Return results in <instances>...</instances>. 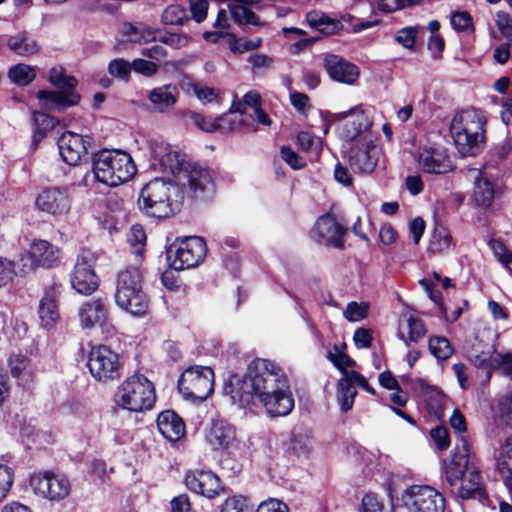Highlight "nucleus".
Returning a JSON list of instances; mask_svg holds the SVG:
<instances>
[{
	"label": "nucleus",
	"instance_id": "nucleus-1",
	"mask_svg": "<svg viewBox=\"0 0 512 512\" xmlns=\"http://www.w3.org/2000/svg\"><path fill=\"white\" fill-rule=\"evenodd\" d=\"M486 116L481 109L474 107L455 114L450 131L458 151L463 155H475L484 143Z\"/></svg>",
	"mask_w": 512,
	"mask_h": 512
},
{
	"label": "nucleus",
	"instance_id": "nucleus-2",
	"mask_svg": "<svg viewBox=\"0 0 512 512\" xmlns=\"http://www.w3.org/2000/svg\"><path fill=\"white\" fill-rule=\"evenodd\" d=\"M136 172L132 157L125 151L103 149L93 157V173L99 182L107 186L126 183Z\"/></svg>",
	"mask_w": 512,
	"mask_h": 512
},
{
	"label": "nucleus",
	"instance_id": "nucleus-3",
	"mask_svg": "<svg viewBox=\"0 0 512 512\" xmlns=\"http://www.w3.org/2000/svg\"><path fill=\"white\" fill-rule=\"evenodd\" d=\"M114 299L121 310L133 316L146 314L149 299L143 290V274L139 267H128L119 272Z\"/></svg>",
	"mask_w": 512,
	"mask_h": 512
},
{
	"label": "nucleus",
	"instance_id": "nucleus-4",
	"mask_svg": "<svg viewBox=\"0 0 512 512\" xmlns=\"http://www.w3.org/2000/svg\"><path fill=\"white\" fill-rule=\"evenodd\" d=\"M115 403L130 412L150 410L156 401L154 384L142 374L127 377L114 395Z\"/></svg>",
	"mask_w": 512,
	"mask_h": 512
},
{
	"label": "nucleus",
	"instance_id": "nucleus-5",
	"mask_svg": "<svg viewBox=\"0 0 512 512\" xmlns=\"http://www.w3.org/2000/svg\"><path fill=\"white\" fill-rule=\"evenodd\" d=\"M49 81L59 91L40 90L37 97L41 108L62 110L78 104L80 96L74 90L77 80L73 76L66 75L62 67H54L50 70Z\"/></svg>",
	"mask_w": 512,
	"mask_h": 512
},
{
	"label": "nucleus",
	"instance_id": "nucleus-6",
	"mask_svg": "<svg viewBox=\"0 0 512 512\" xmlns=\"http://www.w3.org/2000/svg\"><path fill=\"white\" fill-rule=\"evenodd\" d=\"M174 189L170 181L163 178H154L141 190L138 205L147 215L155 218H166L173 211L171 190Z\"/></svg>",
	"mask_w": 512,
	"mask_h": 512
},
{
	"label": "nucleus",
	"instance_id": "nucleus-7",
	"mask_svg": "<svg viewBox=\"0 0 512 512\" xmlns=\"http://www.w3.org/2000/svg\"><path fill=\"white\" fill-rule=\"evenodd\" d=\"M179 392L184 398L202 402L214 391V372L209 366H191L178 381Z\"/></svg>",
	"mask_w": 512,
	"mask_h": 512
},
{
	"label": "nucleus",
	"instance_id": "nucleus-8",
	"mask_svg": "<svg viewBox=\"0 0 512 512\" xmlns=\"http://www.w3.org/2000/svg\"><path fill=\"white\" fill-rule=\"evenodd\" d=\"M256 0H231L228 3L229 12L220 9L217 14L214 27L216 31H207L203 34V38L207 42L216 43L221 37L230 35L226 30L229 27L230 15L238 24H256L253 13V6Z\"/></svg>",
	"mask_w": 512,
	"mask_h": 512
},
{
	"label": "nucleus",
	"instance_id": "nucleus-9",
	"mask_svg": "<svg viewBox=\"0 0 512 512\" xmlns=\"http://www.w3.org/2000/svg\"><path fill=\"white\" fill-rule=\"evenodd\" d=\"M87 366L91 376L98 382L114 381L122 373V361L119 354L106 345H97L91 348Z\"/></svg>",
	"mask_w": 512,
	"mask_h": 512
},
{
	"label": "nucleus",
	"instance_id": "nucleus-10",
	"mask_svg": "<svg viewBox=\"0 0 512 512\" xmlns=\"http://www.w3.org/2000/svg\"><path fill=\"white\" fill-rule=\"evenodd\" d=\"M207 246L203 238L189 236L177 239L167 251L168 259L175 270L190 269L198 266L205 258Z\"/></svg>",
	"mask_w": 512,
	"mask_h": 512
},
{
	"label": "nucleus",
	"instance_id": "nucleus-11",
	"mask_svg": "<svg viewBox=\"0 0 512 512\" xmlns=\"http://www.w3.org/2000/svg\"><path fill=\"white\" fill-rule=\"evenodd\" d=\"M401 502L408 512H445V497L428 485H412L404 490Z\"/></svg>",
	"mask_w": 512,
	"mask_h": 512
},
{
	"label": "nucleus",
	"instance_id": "nucleus-12",
	"mask_svg": "<svg viewBox=\"0 0 512 512\" xmlns=\"http://www.w3.org/2000/svg\"><path fill=\"white\" fill-rule=\"evenodd\" d=\"M96 256L87 249H82L77 255L71 273L70 282L79 294L91 295L99 287V277L95 273Z\"/></svg>",
	"mask_w": 512,
	"mask_h": 512
},
{
	"label": "nucleus",
	"instance_id": "nucleus-13",
	"mask_svg": "<svg viewBox=\"0 0 512 512\" xmlns=\"http://www.w3.org/2000/svg\"><path fill=\"white\" fill-rule=\"evenodd\" d=\"M378 138L373 134H367L356 141L348 152V160L351 168L358 173H371L374 171L381 148Z\"/></svg>",
	"mask_w": 512,
	"mask_h": 512
},
{
	"label": "nucleus",
	"instance_id": "nucleus-14",
	"mask_svg": "<svg viewBox=\"0 0 512 512\" xmlns=\"http://www.w3.org/2000/svg\"><path fill=\"white\" fill-rule=\"evenodd\" d=\"M224 391L239 408L253 412L256 397V368L249 365L245 374L231 376Z\"/></svg>",
	"mask_w": 512,
	"mask_h": 512
},
{
	"label": "nucleus",
	"instance_id": "nucleus-15",
	"mask_svg": "<svg viewBox=\"0 0 512 512\" xmlns=\"http://www.w3.org/2000/svg\"><path fill=\"white\" fill-rule=\"evenodd\" d=\"M30 485L35 493L51 501L66 498L71 489L70 481L65 475L50 471L34 474L30 479Z\"/></svg>",
	"mask_w": 512,
	"mask_h": 512
},
{
	"label": "nucleus",
	"instance_id": "nucleus-16",
	"mask_svg": "<svg viewBox=\"0 0 512 512\" xmlns=\"http://www.w3.org/2000/svg\"><path fill=\"white\" fill-rule=\"evenodd\" d=\"M35 206L37 210L55 219H61L69 214L72 198L67 188L50 187L38 194Z\"/></svg>",
	"mask_w": 512,
	"mask_h": 512
},
{
	"label": "nucleus",
	"instance_id": "nucleus-17",
	"mask_svg": "<svg viewBox=\"0 0 512 512\" xmlns=\"http://www.w3.org/2000/svg\"><path fill=\"white\" fill-rule=\"evenodd\" d=\"M77 317L79 325L83 330L106 327L109 323V306L107 301L100 297H93L83 301L78 306Z\"/></svg>",
	"mask_w": 512,
	"mask_h": 512
},
{
	"label": "nucleus",
	"instance_id": "nucleus-18",
	"mask_svg": "<svg viewBox=\"0 0 512 512\" xmlns=\"http://www.w3.org/2000/svg\"><path fill=\"white\" fill-rule=\"evenodd\" d=\"M470 446L468 441L460 436L450 458L445 462V479L451 487L459 484L460 479L470 468Z\"/></svg>",
	"mask_w": 512,
	"mask_h": 512
},
{
	"label": "nucleus",
	"instance_id": "nucleus-19",
	"mask_svg": "<svg viewBox=\"0 0 512 512\" xmlns=\"http://www.w3.org/2000/svg\"><path fill=\"white\" fill-rule=\"evenodd\" d=\"M346 229L337 222L331 214H325L318 218L310 235L317 243L325 246L342 248Z\"/></svg>",
	"mask_w": 512,
	"mask_h": 512
},
{
	"label": "nucleus",
	"instance_id": "nucleus-20",
	"mask_svg": "<svg viewBox=\"0 0 512 512\" xmlns=\"http://www.w3.org/2000/svg\"><path fill=\"white\" fill-rule=\"evenodd\" d=\"M92 138L71 131H66L58 139V149L62 160L70 166L80 164L88 154Z\"/></svg>",
	"mask_w": 512,
	"mask_h": 512
},
{
	"label": "nucleus",
	"instance_id": "nucleus-21",
	"mask_svg": "<svg viewBox=\"0 0 512 512\" xmlns=\"http://www.w3.org/2000/svg\"><path fill=\"white\" fill-rule=\"evenodd\" d=\"M338 120H344L341 127V136L347 141H354L358 137L371 134L369 132L372 121L361 106L336 114Z\"/></svg>",
	"mask_w": 512,
	"mask_h": 512
},
{
	"label": "nucleus",
	"instance_id": "nucleus-22",
	"mask_svg": "<svg viewBox=\"0 0 512 512\" xmlns=\"http://www.w3.org/2000/svg\"><path fill=\"white\" fill-rule=\"evenodd\" d=\"M288 380L283 370L267 359L258 358V396L277 392L288 387Z\"/></svg>",
	"mask_w": 512,
	"mask_h": 512
},
{
	"label": "nucleus",
	"instance_id": "nucleus-23",
	"mask_svg": "<svg viewBox=\"0 0 512 512\" xmlns=\"http://www.w3.org/2000/svg\"><path fill=\"white\" fill-rule=\"evenodd\" d=\"M249 110L256 114V92L254 91L247 92L242 101H233L227 112L232 131L243 129L253 123V115Z\"/></svg>",
	"mask_w": 512,
	"mask_h": 512
},
{
	"label": "nucleus",
	"instance_id": "nucleus-24",
	"mask_svg": "<svg viewBox=\"0 0 512 512\" xmlns=\"http://www.w3.org/2000/svg\"><path fill=\"white\" fill-rule=\"evenodd\" d=\"M30 268H51L60 261V250L47 240L35 239L28 250Z\"/></svg>",
	"mask_w": 512,
	"mask_h": 512
},
{
	"label": "nucleus",
	"instance_id": "nucleus-25",
	"mask_svg": "<svg viewBox=\"0 0 512 512\" xmlns=\"http://www.w3.org/2000/svg\"><path fill=\"white\" fill-rule=\"evenodd\" d=\"M420 168L429 174H445L452 170V162L446 151L441 148L427 147L417 156Z\"/></svg>",
	"mask_w": 512,
	"mask_h": 512
},
{
	"label": "nucleus",
	"instance_id": "nucleus-26",
	"mask_svg": "<svg viewBox=\"0 0 512 512\" xmlns=\"http://www.w3.org/2000/svg\"><path fill=\"white\" fill-rule=\"evenodd\" d=\"M185 484L189 490L207 498H214L221 489L218 476L211 471L204 470L188 472L185 477Z\"/></svg>",
	"mask_w": 512,
	"mask_h": 512
},
{
	"label": "nucleus",
	"instance_id": "nucleus-27",
	"mask_svg": "<svg viewBox=\"0 0 512 512\" xmlns=\"http://www.w3.org/2000/svg\"><path fill=\"white\" fill-rule=\"evenodd\" d=\"M324 67L328 75L340 83L353 85L359 77L356 65L335 54L327 55L324 58Z\"/></svg>",
	"mask_w": 512,
	"mask_h": 512
},
{
	"label": "nucleus",
	"instance_id": "nucleus-28",
	"mask_svg": "<svg viewBox=\"0 0 512 512\" xmlns=\"http://www.w3.org/2000/svg\"><path fill=\"white\" fill-rule=\"evenodd\" d=\"M181 179L186 180L193 197L201 198L204 193L213 189L211 173L198 164H187L183 170Z\"/></svg>",
	"mask_w": 512,
	"mask_h": 512
},
{
	"label": "nucleus",
	"instance_id": "nucleus-29",
	"mask_svg": "<svg viewBox=\"0 0 512 512\" xmlns=\"http://www.w3.org/2000/svg\"><path fill=\"white\" fill-rule=\"evenodd\" d=\"M260 401L266 413L272 418L287 416L294 408V398L289 386L277 392L262 395Z\"/></svg>",
	"mask_w": 512,
	"mask_h": 512
},
{
	"label": "nucleus",
	"instance_id": "nucleus-30",
	"mask_svg": "<svg viewBox=\"0 0 512 512\" xmlns=\"http://www.w3.org/2000/svg\"><path fill=\"white\" fill-rule=\"evenodd\" d=\"M455 487L458 496L462 499L473 498L482 501L487 497L480 470L473 463Z\"/></svg>",
	"mask_w": 512,
	"mask_h": 512
},
{
	"label": "nucleus",
	"instance_id": "nucleus-31",
	"mask_svg": "<svg viewBox=\"0 0 512 512\" xmlns=\"http://www.w3.org/2000/svg\"><path fill=\"white\" fill-rule=\"evenodd\" d=\"M206 441L215 450L226 449L235 439L233 427L222 419H213L206 431Z\"/></svg>",
	"mask_w": 512,
	"mask_h": 512
},
{
	"label": "nucleus",
	"instance_id": "nucleus-32",
	"mask_svg": "<svg viewBox=\"0 0 512 512\" xmlns=\"http://www.w3.org/2000/svg\"><path fill=\"white\" fill-rule=\"evenodd\" d=\"M159 432L170 442H176L185 435V424L172 410L161 412L157 418Z\"/></svg>",
	"mask_w": 512,
	"mask_h": 512
},
{
	"label": "nucleus",
	"instance_id": "nucleus-33",
	"mask_svg": "<svg viewBox=\"0 0 512 512\" xmlns=\"http://www.w3.org/2000/svg\"><path fill=\"white\" fill-rule=\"evenodd\" d=\"M178 95V88L175 85L165 84L152 89L148 99L155 112L166 113L174 108Z\"/></svg>",
	"mask_w": 512,
	"mask_h": 512
},
{
	"label": "nucleus",
	"instance_id": "nucleus-34",
	"mask_svg": "<svg viewBox=\"0 0 512 512\" xmlns=\"http://www.w3.org/2000/svg\"><path fill=\"white\" fill-rule=\"evenodd\" d=\"M56 297V288H49L40 301L39 316L42 325L46 328L52 327L60 318Z\"/></svg>",
	"mask_w": 512,
	"mask_h": 512
},
{
	"label": "nucleus",
	"instance_id": "nucleus-35",
	"mask_svg": "<svg viewBox=\"0 0 512 512\" xmlns=\"http://www.w3.org/2000/svg\"><path fill=\"white\" fill-rule=\"evenodd\" d=\"M11 375L21 384L26 385L33 381L35 366L30 359L22 354H12L8 359Z\"/></svg>",
	"mask_w": 512,
	"mask_h": 512
},
{
	"label": "nucleus",
	"instance_id": "nucleus-36",
	"mask_svg": "<svg viewBox=\"0 0 512 512\" xmlns=\"http://www.w3.org/2000/svg\"><path fill=\"white\" fill-rule=\"evenodd\" d=\"M424 322L414 316H409L405 322L400 323L398 336L406 346L417 343L426 335Z\"/></svg>",
	"mask_w": 512,
	"mask_h": 512
},
{
	"label": "nucleus",
	"instance_id": "nucleus-37",
	"mask_svg": "<svg viewBox=\"0 0 512 512\" xmlns=\"http://www.w3.org/2000/svg\"><path fill=\"white\" fill-rule=\"evenodd\" d=\"M121 33L130 42L147 43L156 41L159 31L143 23H125L121 28Z\"/></svg>",
	"mask_w": 512,
	"mask_h": 512
},
{
	"label": "nucleus",
	"instance_id": "nucleus-38",
	"mask_svg": "<svg viewBox=\"0 0 512 512\" xmlns=\"http://www.w3.org/2000/svg\"><path fill=\"white\" fill-rule=\"evenodd\" d=\"M162 151L163 154L156 152V158L163 171L172 175L179 174L181 176L187 165L184 163L182 156L177 151L171 150L168 147L161 148V152Z\"/></svg>",
	"mask_w": 512,
	"mask_h": 512
},
{
	"label": "nucleus",
	"instance_id": "nucleus-39",
	"mask_svg": "<svg viewBox=\"0 0 512 512\" xmlns=\"http://www.w3.org/2000/svg\"><path fill=\"white\" fill-rule=\"evenodd\" d=\"M473 198L483 208L489 207L494 199L493 185L481 172H477L475 176Z\"/></svg>",
	"mask_w": 512,
	"mask_h": 512
},
{
	"label": "nucleus",
	"instance_id": "nucleus-40",
	"mask_svg": "<svg viewBox=\"0 0 512 512\" xmlns=\"http://www.w3.org/2000/svg\"><path fill=\"white\" fill-rule=\"evenodd\" d=\"M8 47L15 54L23 57L33 55L39 50L37 41L26 33L11 36L8 40Z\"/></svg>",
	"mask_w": 512,
	"mask_h": 512
},
{
	"label": "nucleus",
	"instance_id": "nucleus-41",
	"mask_svg": "<svg viewBox=\"0 0 512 512\" xmlns=\"http://www.w3.org/2000/svg\"><path fill=\"white\" fill-rule=\"evenodd\" d=\"M356 395L357 390L350 375L347 378L339 379L337 383V402L341 411L347 412L353 407Z\"/></svg>",
	"mask_w": 512,
	"mask_h": 512
},
{
	"label": "nucleus",
	"instance_id": "nucleus-42",
	"mask_svg": "<svg viewBox=\"0 0 512 512\" xmlns=\"http://www.w3.org/2000/svg\"><path fill=\"white\" fill-rule=\"evenodd\" d=\"M33 122H34V133H33V142H40L53 128L55 127L57 121L54 117L49 116L45 113L34 112L33 113Z\"/></svg>",
	"mask_w": 512,
	"mask_h": 512
},
{
	"label": "nucleus",
	"instance_id": "nucleus-43",
	"mask_svg": "<svg viewBox=\"0 0 512 512\" xmlns=\"http://www.w3.org/2000/svg\"><path fill=\"white\" fill-rule=\"evenodd\" d=\"M8 77L13 83L19 86H26L35 79L36 72L32 66L20 63L9 69Z\"/></svg>",
	"mask_w": 512,
	"mask_h": 512
},
{
	"label": "nucleus",
	"instance_id": "nucleus-44",
	"mask_svg": "<svg viewBox=\"0 0 512 512\" xmlns=\"http://www.w3.org/2000/svg\"><path fill=\"white\" fill-rule=\"evenodd\" d=\"M189 20L187 10L180 5L167 6L161 15L164 25H183Z\"/></svg>",
	"mask_w": 512,
	"mask_h": 512
},
{
	"label": "nucleus",
	"instance_id": "nucleus-45",
	"mask_svg": "<svg viewBox=\"0 0 512 512\" xmlns=\"http://www.w3.org/2000/svg\"><path fill=\"white\" fill-rule=\"evenodd\" d=\"M451 245V236L445 227H436L432 233L428 250L431 253H440Z\"/></svg>",
	"mask_w": 512,
	"mask_h": 512
},
{
	"label": "nucleus",
	"instance_id": "nucleus-46",
	"mask_svg": "<svg viewBox=\"0 0 512 512\" xmlns=\"http://www.w3.org/2000/svg\"><path fill=\"white\" fill-rule=\"evenodd\" d=\"M309 25L323 33L331 34L337 28V24L328 16L317 11H311L306 15Z\"/></svg>",
	"mask_w": 512,
	"mask_h": 512
},
{
	"label": "nucleus",
	"instance_id": "nucleus-47",
	"mask_svg": "<svg viewBox=\"0 0 512 512\" xmlns=\"http://www.w3.org/2000/svg\"><path fill=\"white\" fill-rule=\"evenodd\" d=\"M184 88L188 93L193 92L203 104L211 103L218 96L214 88L198 82L188 81L184 84Z\"/></svg>",
	"mask_w": 512,
	"mask_h": 512
},
{
	"label": "nucleus",
	"instance_id": "nucleus-48",
	"mask_svg": "<svg viewBox=\"0 0 512 512\" xmlns=\"http://www.w3.org/2000/svg\"><path fill=\"white\" fill-rule=\"evenodd\" d=\"M428 347L431 354L440 360H445L453 354V348L449 340L445 337H431Z\"/></svg>",
	"mask_w": 512,
	"mask_h": 512
},
{
	"label": "nucleus",
	"instance_id": "nucleus-49",
	"mask_svg": "<svg viewBox=\"0 0 512 512\" xmlns=\"http://www.w3.org/2000/svg\"><path fill=\"white\" fill-rule=\"evenodd\" d=\"M312 440L306 433L292 432L290 449L298 456H307L311 450Z\"/></svg>",
	"mask_w": 512,
	"mask_h": 512
},
{
	"label": "nucleus",
	"instance_id": "nucleus-50",
	"mask_svg": "<svg viewBox=\"0 0 512 512\" xmlns=\"http://www.w3.org/2000/svg\"><path fill=\"white\" fill-rule=\"evenodd\" d=\"M132 70V62H128L122 58H117L110 61L108 65V72L110 75L128 82Z\"/></svg>",
	"mask_w": 512,
	"mask_h": 512
},
{
	"label": "nucleus",
	"instance_id": "nucleus-51",
	"mask_svg": "<svg viewBox=\"0 0 512 512\" xmlns=\"http://www.w3.org/2000/svg\"><path fill=\"white\" fill-rule=\"evenodd\" d=\"M157 40L173 49H180L188 45L190 37L184 33L164 32L159 31Z\"/></svg>",
	"mask_w": 512,
	"mask_h": 512
},
{
	"label": "nucleus",
	"instance_id": "nucleus-52",
	"mask_svg": "<svg viewBox=\"0 0 512 512\" xmlns=\"http://www.w3.org/2000/svg\"><path fill=\"white\" fill-rule=\"evenodd\" d=\"M471 362L477 368L487 371V377H491L495 364L494 350L481 351L478 354L471 356Z\"/></svg>",
	"mask_w": 512,
	"mask_h": 512
},
{
	"label": "nucleus",
	"instance_id": "nucleus-53",
	"mask_svg": "<svg viewBox=\"0 0 512 512\" xmlns=\"http://www.w3.org/2000/svg\"><path fill=\"white\" fill-rule=\"evenodd\" d=\"M128 243L133 247V253L142 254L146 242V233L140 225L131 227L127 235Z\"/></svg>",
	"mask_w": 512,
	"mask_h": 512
},
{
	"label": "nucleus",
	"instance_id": "nucleus-54",
	"mask_svg": "<svg viewBox=\"0 0 512 512\" xmlns=\"http://www.w3.org/2000/svg\"><path fill=\"white\" fill-rule=\"evenodd\" d=\"M450 22L452 27L458 32H467L474 30L472 17L466 11H457L452 13Z\"/></svg>",
	"mask_w": 512,
	"mask_h": 512
},
{
	"label": "nucleus",
	"instance_id": "nucleus-55",
	"mask_svg": "<svg viewBox=\"0 0 512 512\" xmlns=\"http://www.w3.org/2000/svg\"><path fill=\"white\" fill-rule=\"evenodd\" d=\"M221 512H253V508L245 497L232 496L226 499Z\"/></svg>",
	"mask_w": 512,
	"mask_h": 512
},
{
	"label": "nucleus",
	"instance_id": "nucleus-56",
	"mask_svg": "<svg viewBox=\"0 0 512 512\" xmlns=\"http://www.w3.org/2000/svg\"><path fill=\"white\" fill-rule=\"evenodd\" d=\"M228 44L231 52L242 54L252 51L256 48V44L244 37L237 38L235 35H228Z\"/></svg>",
	"mask_w": 512,
	"mask_h": 512
},
{
	"label": "nucleus",
	"instance_id": "nucleus-57",
	"mask_svg": "<svg viewBox=\"0 0 512 512\" xmlns=\"http://www.w3.org/2000/svg\"><path fill=\"white\" fill-rule=\"evenodd\" d=\"M368 306L364 303L350 302L344 312L345 318L350 322L360 321L366 317Z\"/></svg>",
	"mask_w": 512,
	"mask_h": 512
},
{
	"label": "nucleus",
	"instance_id": "nucleus-58",
	"mask_svg": "<svg viewBox=\"0 0 512 512\" xmlns=\"http://www.w3.org/2000/svg\"><path fill=\"white\" fill-rule=\"evenodd\" d=\"M14 480L13 470L0 464V501L9 493Z\"/></svg>",
	"mask_w": 512,
	"mask_h": 512
},
{
	"label": "nucleus",
	"instance_id": "nucleus-59",
	"mask_svg": "<svg viewBox=\"0 0 512 512\" xmlns=\"http://www.w3.org/2000/svg\"><path fill=\"white\" fill-rule=\"evenodd\" d=\"M280 154L283 161L286 162L294 170L302 169L306 165L305 160L289 146H282Z\"/></svg>",
	"mask_w": 512,
	"mask_h": 512
},
{
	"label": "nucleus",
	"instance_id": "nucleus-60",
	"mask_svg": "<svg viewBox=\"0 0 512 512\" xmlns=\"http://www.w3.org/2000/svg\"><path fill=\"white\" fill-rule=\"evenodd\" d=\"M501 371V374L512 380V353L496 354L493 371Z\"/></svg>",
	"mask_w": 512,
	"mask_h": 512
},
{
	"label": "nucleus",
	"instance_id": "nucleus-61",
	"mask_svg": "<svg viewBox=\"0 0 512 512\" xmlns=\"http://www.w3.org/2000/svg\"><path fill=\"white\" fill-rule=\"evenodd\" d=\"M188 116L191 122L200 130L207 133L216 132L215 119L205 117L197 112H189Z\"/></svg>",
	"mask_w": 512,
	"mask_h": 512
},
{
	"label": "nucleus",
	"instance_id": "nucleus-62",
	"mask_svg": "<svg viewBox=\"0 0 512 512\" xmlns=\"http://www.w3.org/2000/svg\"><path fill=\"white\" fill-rule=\"evenodd\" d=\"M496 468L503 480L504 485L512 495V461L496 459Z\"/></svg>",
	"mask_w": 512,
	"mask_h": 512
},
{
	"label": "nucleus",
	"instance_id": "nucleus-63",
	"mask_svg": "<svg viewBox=\"0 0 512 512\" xmlns=\"http://www.w3.org/2000/svg\"><path fill=\"white\" fill-rule=\"evenodd\" d=\"M496 25L507 41L512 40V18L507 13L498 12L496 14Z\"/></svg>",
	"mask_w": 512,
	"mask_h": 512
},
{
	"label": "nucleus",
	"instance_id": "nucleus-64",
	"mask_svg": "<svg viewBox=\"0 0 512 512\" xmlns=\"http://www.w3.org/2000/svg\"><path fill=\"white\" fill-rule=\"evenodd\" d=\"M383 506L375 494L368 493L362 498L359 512H382Z\"/></svg>",
	"mask_w": 512,
	"mask_h": 512
}]
</instances>
